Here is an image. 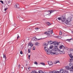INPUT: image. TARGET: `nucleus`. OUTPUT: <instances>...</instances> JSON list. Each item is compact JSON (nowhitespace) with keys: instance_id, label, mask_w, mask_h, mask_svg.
Wrapping results in <instances>:
<instances>
[{"instance_id":"1","label":"nucleus","mask_w":73,"mask_h":73,"mask_svg":"<svg viewBox=\"0 0 73 73\" xmlns=\"http://www.w3.org/2000/svg\"><path fill=\"white\" fill-rule=\"evenodd\" d=\"M44 49L46 52H47V53L48 54H50V49H48V48L46 46H45L44 47Z\"/></svg>"},{"instance_id":"2","label":"nucleus","mask_w":73,"mask_h":73,"mask_svg":"<svg viewBox=\"0 0 73 73\" xmlns=\"http://www.w3.org/2000/svg\"><path fill=\"white\" fill-rule=\"evenodd\" d=\"M71 21L70 19L69 20V19H68L65 22L66 24L68 25H69V26H70L72 25V24L70 22V21Z\"/></svg>"},{"instance_id":"3","label":"nucleus","mask_w":73,"mask_h":73,"mask_svg":"<svg viewBox=\"0 0 73 73\" xmlns=\"http://www.w3.org/2000/svg\"><path fill=\"white\" fill-rule=\"evenodd\" d=\"M54 12V11L53 10H49L47 12V15H49V14H51L52 13H53Z\"/></svg>"},{"instance_id":"4","label":"nucleus","mask_w":73,"mask_h":73,"mask_svg":"<svg viewBox=\"0 0 73 73\" xmlns=\"http://www.w3.org/2000/svg\"><path fill=\"white\" fill-rule=\"evenodd\" d=\"M56 42V41H53L52 42V41H50L48 42V44H50H50H53L54 45V43H55Z\"/></svg>"},{"instance_id":"5","label":"nucleus","mask_w":73,"mask_h":73,"mask_svg":"<svg viewBox=\"0 0 73 73\" xmlns=\"http://www.w3.org/2000/svg\"><path fill=\"white\" fill-rule=\"evenodd\" d=\"M50 31H47L46 32H45L44 33V34H46V35H50V34L51 33V31H50Z\"/></svg>"},{"instance_id":"6","label":"nucleus","mask_w":73,"mask_h":73,"mask_svg":"<svg viewBox=\"0 0 73 73\" xmlns=\"http://www.w3.org/2000/svg\"><path fill=\"white\" fill-rule=\"evenodd\" d=\"M59 51H60V54H65V51H61L60 50H59Z\"/></svg>"},{"instance_id":"7","label":"nucleus","mask_w":73,"mask_h":73,"mask_svg":"<svg viewBox=\"0 0 73 73\" xmlns=\"http://www.w3.org/2000/svg\"><path fill=\"white\" fill-rule=\"evenodd\" d=\"M59 48L60 49H64L65 48V47L63 45H61L60 46Z\"/></svg>"},{"instance_id":"8","label":"nucleus","mask_w":73,"mask_h":73,"mask_svg":"<svg viewBox=\"0 0 73 73\" xmlns=\"http://www.w3.org/2000/svg\"><path fill=\"white\" fill-rule=\"evenodd\" d=\"M61 20L62 21H65L66 20L65 18V17H62L61 18Z\"/></svg>"},{"instance_id":"9","label":"nucleus","mask_w":73,"mask_h":73,"mask_svg":"<svg viewBox=\"0 0 73 73\" xmlns=\"http://www.w3.org/2000/svg\"><path fill=\"white\" fill-rule=\"evenodd\" d=\"M50 54L51 55H54V54H56V53L54 52H52V50H50Z\"/></svg>"},{"instance_id":"10","label":"nucleus","mask_w":73,"mask_h":73,"mask_svg":"<svg viewBox=\"0 0 73 73\" xmlns=\"http://www.w3.org/2000/svg\"><path fill=\"white\" fill-rule=\"evenodd\" d=\"M37 40V38L36 37H34L32 38V40H33V41H36Z\"/></svg>"},{"instance_id":"11","label":"nucleus","mask_w":73,"mask_h":73,"mask_svg":"<svg viewBox=\"0 0 73 73\" xmlns=\"http://www.w3.org/2000/svg\"><path fill=\"white\" fill-rule=\"evenodd\" d=\"M19 5L18 4H16L14 6V7L15 8H19Z\"/></svg>"},{"instance_id":"12","label":"nucleus","mask_w":73,"mask_h":73,"mask_svg":"<svg viewBox=\"0 0 73 73\" xmlns=\"http://www.w3.org/2000/svg\"><path fill=\"white\" fill-rule=\"evenodd\" d=\"M48 64L50 65H52L53 64V63L51 61H49L48 62Z\"/></svg>"},{"instance_id":"13","label":"nucleus","mask_w":73,"mask_h":73,"mask_svg":"<svg viewBox=\"0 0 73 73\" xmlns=\"http://www.w3.org/2000/svg\"><path fill=\"white\" fill-rule=\"evenodd\" d=\"M35 45L36 46H39L40 45V43L38 42H37L35 44Z\"/></svg>"},{"instance_id":"14","label":"nucleus","mask_w":73,"mask_h":73,"mask_svg":"<svg viewBox=\"0 0 73 73\" xmlns=\"http://www.w3.org/2000/svg\"><path fill=\"white\" fill-rule=\"evenodd\" d=\"M59 72L60 73H63V72H64V70H63L62 69H61L60 70Z\"/></svg>"},{"instance_id":"15","label":"nucleus","mask_w":73,"mask_h":73,"mask_svg":"<svg viewBox=\"0 0 73 73\" xmlns=\"http://www.w3.org/2000/svg\"><path fill=\"white\" fill-rule=\"evenodd\" d=\"M3 58H4L5 60H6L7 58H6V56H5V54H3Z\"/></svg>"},{"instance_id":"16","label":"nucleus","mask_w":73,"mask_h":73,"mask_svg":"<svg viewBox=\"0 0 73 73\" xmlns=\"http://www.w3.org/2000/svg\"><path fill=\"white\" fill-rule=\"evenodd\" d=\"M53 47V45H51L50 46L49 49H52Z\"/></svg>"},{"instance_id":"17","label":"nucleus","mask_w":73,"mask_h":73,"mask_svg":"<svg viewBox=\"0 0 73 73\" xmlns=\"http://www.w3.org/2000/svg\"><path fill=\"white\" fill-rule=\"evenodd\" d=\"M46 24L47 25H48V26H49V25H51V24L49 23V22H47Z\"/></svg>"},{"instance_id":"18","label":"nucleus","mask_w":73,"mask_h":73,"mask_svg":"<svg viewBox=\"0 0 73 73\" xmlns=\"http://www.w3.org/2000/svg\"><path fill=\"white\" fill-rule=\"evenodd\" d=\"M69 61H70V62H72V61H73V59H72V58H70V60H69Z\"/></svg>"},{"instance_id":"19","label":"nucleus","mask_w":73,"mask_h":73,"mask_svg":"<svg viewBox=\"0 0 73 73\" xmlns=\"http://www.w3.org/2000/svg\"><path fill=\"white\" fill-rule=\"evenodd\" d=\"M58 62H59V61H55L54 62V64H57V63H58Z\"/></svg>"},{"instance_id":"20","label":"nucleus","mask_w":73,"mask_h":73,"mask_svg":"<svg viewBox=\"0 0 73 73\" xmlns=\"http://www.w3.org/2000/svg\"><path fill=\"white\" fill-rule=\"evenodd\" d=\"M54 45H57V46H58V42L55 43H54Z\"/></svg>"},{"instance_id":"21","label":"nucleus","mask_w":73,"mask_h":73,"mask_svg":"<svg viewBox=\"0 0 73 73\" xmlns=\"http://www.w3.org/2000/svg\"><path fill=\"white\" fill-rule=\"evenodd\" d=\"M39 73H44V72L41 70H40L39 71Z\"/></svg>"},{"instance_id":"22","label":"nucleus","mask_w":73,"mask_h":73,"mask_svg":"<svg viewBox=\"0 0 73 73\" xmlns=\"http://www.w3.org/2000/svg\"><path fill=\"white\" fill-rule=\"evenodd\" d=\"M58 48H54V51H57V50Z\"/></svg>"},{"instance_id":"23","label":"nucleus","mask_w":73,"mask_h":73,"mask_svg":"<svg viewBox=\"0 0 73 73\" xmlns=\"http://www.w3.org/2000/svg\"><path fill=\"white\" fill-rule=\"evenodd\" d=\"M72 66V64L71 63H70L69 64V66H71V67L72 66Z\"/></svg>"},{"instance_id":"24","label":"nucleus","mask_w":73,"mask_h":73,"mask_svg":"<svg viewBox=\"0 0 73 73\" xmlns=\"http://www.w3.org/2000/svg\"><path fill=\"white\" fill-rule=\"evenodd\" d=\"M34 64L35 65H38V63H37V62H34Z\"/></svg>"},{"instance_id":"25","label":"nucleus","mask_w":73,"mask_h":73,"mask_svg":"<svg viewBox=\"0 0 73 73\" xmlns=\"http://www.w3.org/2000/svg\"><path fill=\"white\" fill-rule=\"evenodd\" d=\"M70 57V58H73V56H72V54H69Z\"/></svg>"},{"instance_id":"26","label":"nucleus","mask_w":73,"mask_h":73,"mask_svg":"<svg viewBox=\"0 0 73 73\" xmlns=\"http://www.w3.org/2000/svg\"><path fill=\"white\" fill-rule=\"evenodd\" d=\"M40 64L43 65H45V64L44 63H41Z\"/></svg>"},{"instance_id":"27","label":"nucleus","mask_w":73,"mask_h":73,"mask_svg":"<svg viewBox=\"0 0 73 73\" xmlns=\"http://www.w3.org/2000/svg\"><path fill=\"white\" fill-rule=\"evenodd\" d=\"M57 46H58L56 45H55V46H54V48H57Z\"/></svg>"},{"instance_id":"28","label":"nucleus","mask_w":73,"mask_h":73,"mask_svg":"<svg viewBox=\"0 0 73 73\" xmlns=\"http://www.w3.org/2000/svg\"><path fill=\"white\" fill-rule=\"evenodd\" d=\"M68 48L66 47H65V48H64V49H66V50H68Z\"/></svg>"},{"instance_id":"29","label":"nucleus","mask_w":73,"mask_h":73,"mask_svg":"<svg viewBox=\"0 0 73 73\" xmlns=\"http://www.w3.org/2000/svg\"><path fill=\"white\" fill-rule=\"evenodd\" d=\"M58 19L59 20H61V18H60V17H58Z\"/></svg>"},{"instance_id":"30","label":"nucleus","mask_w":73,"mask_h":73,"mask_svg":"<svg viewBox=\"0 0 73 73\" xmlns=\"http://www.w3.org/2000/svg\"><path fill=\"white\" fill-rule=\"evenodd\" d=\"M72 39H73V38H71V39H67V40H66V41H70V40H72Z\"/></svg>"},{"instance_id":"31","label":"nucleus","mask_w":73,"mask_h":73,"mask_svg":"<svg viewBox=\"0 0 73 73\" xmlns=\"http://www.w3.org/2000/svg\"><path fill=\"white\" fill-rule=\"evenodd\" d=\"M28 53H31V50L30 49L28 50Z\"/></svg>"},{"instance_id":"32","label":"nucleus","mask_w":73,"mask_h":73,"mask_svg":"<svg viewBox=\"0 0 73 73\" xmlns=\"http://www.w3.org/2000/svg\"><path fill=\"white\" fill-rule=\"evenodd\" d=\"M46 43H45V44H43V46H46Z\"/></svg>"},{"instance_id":"33","label":"nucleus","mask_w":73,"mask_h":73,"mask_svg":"<svg viewBox=\"0 0 73 73\" xmlns=\"http://www.w3.org/2000/svg\"><path fill=\"white\" fill-rule=\"evenodd\" d=\"M33 50H35V46H33Z\"/></svg>"},{"instance_id":"34","label":"nucleus","mask_w":73,"mask_h":73,"mask_svg":"<svg viewBox=\"0 0 73 73\" xmlns=\"http://www.w3.org/2000/svg\"><path fill=\"white\" fill-rule=\"evenodd\" d=\"M33 46V44H31L30 46L31 47H32V46Z\"/></svg>"},{"instance_id":"35","label":"nucleus","mask_w":73,"mask_h":73,"mask_svg":"<svg viewBox=\"0 0 73 73\" xmlns=\"http://www.w3.org/2000/svg\"><path fill=\"white\" fill-rule=\"evenodd\" d=\"M64 73H68V71H64Z\"/></svg>"},{"instance_id":"36","label":"nucleus","mask_w":73,"mask_h":73,"mask_svg":"<svg viewBox=\"0 0 73 73\" xmlns=\"http://www.w3.org/2000/svg\"><path fill=\"white\" fill-rule=\"evenodd\" d=\"M35 29H36V31H38V28H35Z\"/></svg>"},{"instance_id":"37","label":"nucleus","mask_w":73,"mask_h":73,"mask_svg":"<svg viewBox=\"0 0 73 73\" xmlns=\"http://www.w3.org/2000/svg\"><path fill=\"white\" fill-rule=\"evenodd\" d=\"M60 35H62V32H61V31H60Z\"/></svg>"},{"instance_id":"38","label":"nucleus","mask_w":73,"mask_h":73,"mask_svg":"<svg viewBox=\"0 0 73 73\" xmlns=\"http://www.w3.org/2000/svg\"><path fill=\"white\" fill-rule=\"evenodd\" d=\"M0 2H1V3H2V4H4V2H3V1H0Z\"/></svg>"},{"instance_id":"39","label":"nucleus","mask_w":73,"mask_h":73,"mask_svg":"<svg viewBox=\"0 0 73 73\" xmlns=\"http://www.w3.org/2000/svg\"><path fill=\"white\" fill-rule=\"evenodd\" d=\"M30 57H31V55H29L28 58H29V60H30Z\"/></svg>"},{"instance_id":"40","label":"nucleus","mask_w":73,"mask_h":73,"mask_svg":"<svg viewBox=\"0 0 73 73\" xmlns=\"http://www.w3.org/2000/svg\"><path fill=\"white\" fill-rule=\"evenodd\" d=\"M20 54H23V52L21 51L20 52Z\"/></svg>"},{"instance_id":"41","label":"nucleus","mask_w":73,"mask_h":73,"mask_svg":"<svg viewBox=\"0 0 73 73\" xmlns=\"http://www.w3.org/2000/svg\"><path fill=\"white\" fill-rule=\"evenodd\" d=\"M8 9V8H6L4 10L5 11H6V10H7V9Z\"/></svg>"},{"instance_id":"42","label":"nucleus","mask_w":73,"mask_h":73,"mask_svg":"<svg viewBox=\"0 0 73 73\" xmlns=\"http://www.w3.org/2000/svg\"><path fill=\"white\" fill-rule=\"evenodd\" d=\"M30 45H31V44L30 43H29L28 45V46H30Z\"/></svg>"},{"instance_id":"43","label":"nucleus","mask_w":73,"mask_h":73,"mask_svg":"<svg viewBox=\"0 0 73 73\" xmlns=\"http://www.w3.org/2000/svg\"><path fill=\"white\" fill-rule=\"evenodd\" d=\"M18 68H20V65H19V66H18Z\"/></svg>"},{"instance_id":"44","label":"nucleus","mask_w":73,"mask_h":73,"mask_svg":"<svg viewBox=\"0 0 73 73\" xmlns=\"http://www.w3.org/2000/svg\"><path fill=\"white\" fill-rule=\"evenodd\" d=\"M51 31H52L51 33L52 34V33H53V30H51Z\"/></svg>"},{"instance_id":"45","label":"nucleus","mask_w":73,"mask_h":73,"mask_svg":"<svg viewBox=\"0 0 73 73\" xmlns=\"http://www.w3.org/2000/svg\"><path fill=\"white\" fill-rule=\"evenodd\" d=\"M20 37L19 36H18L17 37V39H18Z\"/></svg>"},{"instance_id":"46","label":"nucleus","mask_w":73,"mask_h":73,"mask_svg":"<svg viewBox=\"0 0 73 73\" xmlns=\"http://www.w3.org/2000/svg\"><path fill=\"white\" fill-rule=\"evenodd\" d=\"M30 68H28V69L29 70H30Z\"/></svg>"},{"instance_id":"47","label":"nucleus","mask_w":73,"mask_h":73,"mask_svg":"<svg viewBox=\"0 0 73 73\" xmlns=\"http://www.w3.org/2000/svg\"><path fill=\"white\" fill-rule=\"evenodd\" d=\"M40 39H42V38L38 39V40H40Z\"/></svg>"},{"instance_id":"48","label":"nucleus","mask_w":73,"mask_h":73,"mask_svg":"<svg viewBox=\"0 0 73 73\" xmlns=\"http://www.w3.org/2000/svg\"><path fill=\"white\" fill-rule=\"evenodd\" d=\"M28 66V64H26V66Z\"/></svg>"},{"instance_id":"49","label":"nucleus","mask_w":73,"mask_h":73,"mask_svg":"<svg viewBox=\"0 0 73 73\" xmlns=\"http://www.w3.org/2000/svg\"><path fill=\"white\" fill-rule=\"evenodd\" d=\"M22 69H23V67H22Z\"/></svg>"},{"instance_id":"50","label":"nucleus","mask_w":73,"mask_h":73,"mask_svg":"<svg viewBox=\"0 0 73 73\" xmlns=\"http://www.w3.org/2000/svg\"><path fill=\"white\" fill-rule=\"evenodd\" d=\"M18 35V36H19V35Z\"/></svg>"}]
</instances>
